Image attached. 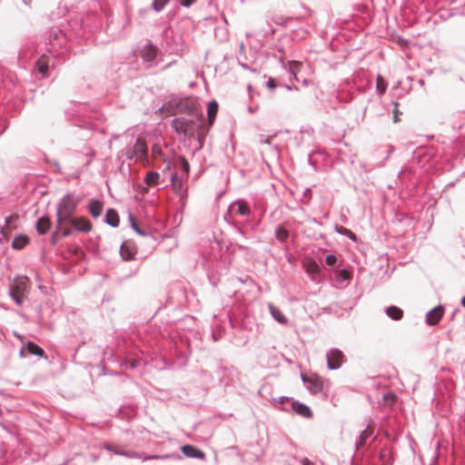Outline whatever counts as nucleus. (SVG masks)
<instances>
[{
	"mask_svg": "<svg viewBox=\"0 0 465 465\" xmlns=\"http://www.w3.org/2000/svg\"><path fill=\"white\" fill-rule=\"evenodd\" d=\"M199 104L193 98H184L178 103V110L183 114H193L196 113L199 116V120H203V115L199 110Z\"/></svg>",
	"mask_w": 465,
	"mask_h": 465,
	"instance_id": "4",
	"label": "nucleus"
},
{
	"mask_svg": "<svg viewBox=\"0 0 465 465\" xmlns=\"http://www.w3.org/2000/svg\"><path fill=\"white\" fill-rule=\"evenodd\" d=\"M337 231L340 233H341L343 235H346L347 237H349L352 241H356L357 240L356 235L351 230H349V229H347L345 227L340 226L339 228H337Z\"/></svg>",
	"mask_w": 465,
	"mask_h": 465,
	"instance_id": "31",
	"label": "nucleus"
},
{
	"mask_svg": "<svg viewBox=\"0 0 465 465\" xmlns=\"http://www.w3.org/2000/svg\"><path fill=\"white\" fill-rule=\"evenodd\" d=\"M194 2H195V0H182L181 4L183 6H190Z\"/></svg>",
	"mask_w": 465,
	"mask_h": 465,
	"instance_id": "41",
	"label": "nucleus"
},
{
	"mask_svg": "<svg viewBox=\"0 0 465 465\" xmlns=\"http://www.w3.org/2000/svg\"><path fill=\"white\" fill-rule=\"evenodd\" d=\"M339 275L343 280H350L351 279V273L347 270H341L339 272Z\"/></svg>",
	"mask_w": 465,
	"mask_h": 465,
	"instance_id": "38",
	"label": "nucleus"
},
{
	"mask_svg": "<svg viewBox=\"0 0 465 465\" xmlns=\"http://www.w3.org/2000/svg\"><path fill=\"white\" fill-rule=\"evenodd\" d=\"M372 430L370 429V428H367L366 430H364L361 433V436H360V440H359V442L357 443V448H360L361 446H362L366 440L371 437V435L372 434Z\"/></svg>",
	"mask_w": 465,
	"mask_h": 465,
	"instance_id": "28",
	"label": "nucleus"
},
{
	"mask_svg": "<svg viewBox=\"0 0 465 465\" xmlns=\"http://www.w3.org/2000/svg\"><path fill=\"white\" fill-rule=\"evenodd\" d=\"M36 66L40 74H42L43 75H46L48 71V58L45 55H42L38 59Z\"/></svg>",
	"mask_w": 465,
	"mask_h": 465,
	"instance_id": "19",
	"label": "nucleus"
},
{
	"mask_svg": "<svg viewBox=\"0 0 465 465\" xmlns=\"http://www.w3.org/2000/svg\"><path fill=\"white\" fill-rule=\"evenodd\" d=\"M26 349L31 354L38 355V356H44L45 351L43 349H41L38 345L32 341H28L26 344Z\"/></svg>",
	"mask_w": 465,
	"mask_h": 465,
	"instance_id": "24",
	"label": "nucleus"
},
{
	"mask_svg": "<svg viewBox=\"0 0 465 465\" xmlns=\"http://www.w3.org/2000/svg\"><path fill=\"white\" fill-rule=\"evenodd\" d=\"M147 144L143 138H137L135 144L133 148L132 155L129 158H135L136 161L142 162L143 164L148 163L147 158Z\"/></svg>",
	"mask_w": 465,
	"mask_h": 465,
	"instance_id": "5",
	"label": "nucleus"
},
{
	"mask_svg": "<svg viewBox=\"0 0 465 465\" xmlns=\"http://www.w3.org/2000/svg\"><path fill=\"white\" fill-rule=\"evenodd\" d=\"M152 155L153 158H156L157 156L162 155V149L158 145H154L152 148Z\"/></svg>",
	"mask_w": 465,
	"mask_h": 465,
	"instance_id": "36",
	"label": "nucleus"
},
{
	"mask_svg": "<svg viewBox=\"0 0 465 465\" xmlns=\"http://www.w3.org/2000/svg\"><path fill=\"white\" fill-rule=\"evenodd\" d=\"M155 56V51L153 49H150V54L148 56V59H152Z\"/></svg>",
	"mask_w": 465,
	"mask_h": 465,
	"instance_id": "43",
	"label": "nucleus"
},
{
	"mask_svg": "<svg viewBox=\"0 0 465 465\" xmlns=\"http://www.w3.org/2000/svg\"><path fill=\"white\" fill-rule=\"evenodd\" d=\"M104 448L116 455L126 456L129 458L138 457V455L135 452L124 451L121 446L114 443H104Z\"/></svg>",
	"mask_w": 465,
	"mask_h": 465,
	"instance_id": "8",
	"label": "nucleus"
},
{
	"mask_svg": "<svg viewBox=\"0 0 465 465\" xmlns=\"http://www.w3.org/2000/svg\"><path fill=\"white\" fill-rule=\"evenodd\" d=\"M302 465H311V461L309 460H307V459H304L302 460Z\"/></svg>",
	"mask_w": 465,
	"mask_h": 465,
	"instance_id": "44",
	"label": "nucleus"
},
{
	"mask_svg": "<svg viewBox=\"0 0 465 465\" xmlns=\"http://www.w3.org/2000/svg\"><path fill=\"white\" fill-rule=\"evenodd\" d=\"M397 401L396 394L389 392L383 396V403L387 406L393 405Z\"/></svg>",
	"mask_w": 465,
	"mask_h": 465,
	"instance_id": "29",
	"label": "nucleus"
},
{
	"mask_svg": "<svg viewBox=\"0 0 465 465\" xmlns=\"http://www.w3.org/2000/svg\"><path fill=\"white\" fill-rule=\"evenodd\" d=\"M267 88L270 90H274L276 88V83L275 80L272 77L269 78V80L266 83Z\"/></svg>",
	"mask_w": 465,
	"mask_h": 465,
	"instance_id": "39",
	"label": "nucleus"
},
{
	"mask_svg": "<svg viewBox=\"0 0 465 465\" xmlns=\"http://www.w3.org/2000/svg\"><path fill=\"white\" fill-rule=\"evenodd\" d=\"M69 225H72L79 232H88L92 230L91 222L85 217H74Z\"/></svg>",
	"mask_w": 465,
	"mask_h": 465,
	"instance_id": "7",
	"label": "nucleus"
},
{
	"mask_svg": "<svg viewBox=\"0 0 465 465\" xmlns=\"http://www.w3.org/2000/svg\"><path fill=\"white\" fill-rule=\"evenodd\" d=\"M386 314L391 319L399 321L403 317V311L397 306H390L386 309Z\"/></svg>",
	"mask_w": 465,
	"mask_h": 465,
	"instance_id": "14",
	"label": "nucleus"
},
{
	"mask_svg": "<svg viewBox=\"0 0 465 465\" xmlns=\"http://www.w3.org/2000/svg\"><path fill=\"white\" fill-rule=\"evenodd\" d=\"M426 321L429 325L436 324V308H433L429 312Z\"/></svg>",
	"mask_w": 465,
	"mask_h": 465,
	"instance_id": "32",
	"label": "nucleus"
},
{
	"mask_svg": "<svg viewBox=\"0 0 465 465\" xmlns=\"http://www.w3.org/2000/svg\"><path fill=\"white\" fill-rule=\"evenodd\" d=\"M269 309H270V312H271L272 317L278 322H280V323H286L287 322L286 317L283 315V313L277 307H275L272 304H270L269 305Z\"/></svg>",
	"mask_w": 465,
	"mask_h": 465,
	"instance_id": "18",
	"label": "nucleus"
},
{
	"mask_svg": "<svg viewBox=\"0 0 465 465\" xmlns=\"http://www.w3.org/2000/svg\"><path fill=\"white\" fill-rule=\"evenodd\" d=\"M172 128L178 134L188 136L194 134V122L184 117H176L171 122Z\"/></svg>",
	"mask_w": 465,
	"mask_h": 465,
	"instance_id": "3",
	"label": "nucleus"
},
{
	"mask_svg": "<svg viewBox=\"0 0 465 465\" xmlns=\"http://www.w3.org/2000/svg\"><path fill=\"white\" fill-rule=\"evenodd\" d=\"M217 112H218V104H217V102H215V101L210 102L208 104V110H207L208 122H209L210 125H212L213 124L215 116L217 114Z\"/></svg>",
	"mask_w": 465,
	"mask_h": 465,
	"instance_id": "15",
	"label": "nucleus"
},
{
	"mask_svg": "<svg viewBox=\"0 0 465 465\" xmlns=\"http://www.w3.org/2000/svg\"><path fill=\"white\" fill-rule=\"evenodd\" d=\"M461 303H462V305L465 307V296L462 298V300H461Z\"/></svg>",
	"mask_w": 465,
	"mask_h": 465,
	"instance_id": "46",
	"label": "nucleus"
},
{
	"mask_svg": "<svg viewBox=\"0 0 465 465\" xmlns=\"http://www.w3.org/2000/svg\"><path fill=\"white\" fill-rule=\"evenodd\" d=\"M437 312H438V321H439L443 313V309L440 306H438Z\"/></svg>",
	"mask_w": 465,
	"mask_h": 465,
	"instance_id": "42",
	"label": "nucleus"
},
{
	"mask_svg": "<svg viewBox=\"0 0 465 465\" xmlns=\"http://www.w3.org/2000/svg\"><path fill=\"white\" fill-rule=\"evenodd\" d=\"M183 453L191 458H196L200 460H204L205 454L201 450L196 449L195 447L192 445H183L182 447Z\"/></svg>",
	"mask_w": 465,
	"mask_h": 465,
	"instance_id": "10",
	"label": "nucleus"
},
{
	"mask_svg": "<svg viewBox=\"0 0 465 465\" xmlns=\"http://www.w3.org/2000/svg\"><path fill=\"white\" fill-rule=\"evenodd\" d=\"M178 161L180 163L181 169L183 173V174H182L181 176H183L184 179H187L189 176V173H190V164H189L188 161L183 156H179Z\"/></svg>",
	"mask_w": 465,
	"mask_h": 465,
	"instance_id": "23",
	"label": "nucleus"
},
{
	"mask_svg": "<svg viewBox=\"0 0 465 465\" xmlns=\"http://www.w3.org/2000/svg\"><path fill=\"white\" fill-rule=\"evenodd\" d=\"M169 0H153V6L156 12L161 11Z\"/></svg>",
	"mask_w": 465,
	"mask_h": 465,
	"instance_id": "33",
	"label": "nucleus"
},
{
	"mask_svg": "<svg viewBox=\"0 0 465 465\" xmlns=\"http://www.w3.org/2000/svg\"><path fill=\"white\" fill-rule=\"evenodd\" d=\"M394 108H393V120L395 123L400 121V114L401 112L399 110L400 104L398 102L393 103Z\"/></svg>",
	"mask_w": 465,
	"mask_h": 465,
	"instance_id": "35",
	"label": "nucleus"
},
{
	"mask_svg": "<svg viewBox=\"0 0 465 465\" xmlns=\"http://www.w3.org/2000/svg\"><path fill=\"white\" fill-rule=\"evenodd\" d=\"M288 231L283 227H279L276 230V238L281 242H284L288 238Z\"/></svg>",
	"mask_w": 465,
	"mask_h": 465,
	"instance_id": "30",
	"label": "nucleus"
},
{
	"mask_svg": "<svg viewBox=\"0 0 465 465\" xmlns=\"http://www.w3.org/2000/svg\"><path fill=\"white\" fill-rule=\"evenodd\" d=\"M28 243V238L26 236H17L13 240L12 246L16 250L23 249Z\"/></svg>",
	"mask_w": 465,
	"mask_h": 465,
	"instance_id": "22",
	"label": "nucleus"
},
{
	"mask_svg": "<svg viewBox=\"0 0 465 465\" xmlns=\"http://www.w3.org/2000/svg\"><path fill=\"white\" fill-rule=\"evenodd\" d=\"M79 201L73 194L64 195L59 202L56 210V232H61L64 236L71 234L69 226Z\"/></svg>",
	"mask_w": 465,
	"mask_h": 465,
	"instance_id": "1",
	"label": "nucleus"
},
{
	"mask_svg": "<svg viewBox=\"0 0 465 465\" xmlns=\"http://www.w3.org/2000/svg\"><path fill=\"white\" fill-rule=\"evenodd\" d=\"M344 355L343 353L337 350H331L327 354V361H328V367L331 370H335L341 367L342 361H343Z\"/></svg>",
	"mask_w": 465,
	"mask_h": 465,
	"instance_id": "6",
	"label": "nucleus"
},
{
	"mask_svg": "<svg viewBox=\"0 0 465 465\" xmlns=\"http://www.w3.org/2000/svg\"><path fill=\"white\" fill-rule=\"evenodd\" d=\"M337 262V258L335 255L333 254H329L327 257H326V263L329 265V266H332L336 263Z\"/></svg>",
	"mask_w": 465,
	"mask_h": 465,
	"instance_id": "37",
	"label": "nucleus"
},
{
	"mask_svg": "<svg viewBox=\"0 0 465 465\" xmlns=\"http://www.w3.org/2000/svg\"><path fill=\"white\" fill-rule=\"evenodd\" d=\"M302 64L299 61L289 62V71L292 74L295 79L298 81L297 74L301 70Z\"/></svg>",
	"mask_w": 465,
	"mask_h": 465,
	"instance_id": "25",
	"label": "nucleus"
},
{
	"mask_svg": "<svg viewBox=\"0 0 465 465\" xmlns=\"http://www.w3.org/2000/svg\"><path fill=\"white\" fill-rule=\"evenodd\" d=\"M30 289V281L26 276L16 277L10 286V294L18 305L24 302Z\"/></svg>",
	"mask_w": 465,
	"mask_h": 465,
	"instance_id": "2",
	"label": "nucleus"
},
{
	"mask_svg": "<svg viewBox=\"0 0 465 465\" xmlns=\"http://www.w3.org/2000/svg\"><path fill=\"white\" fill-rule=\"evenodd\" d=\"M17 220H18V215L13 214L6 218L5 223L7 225H11L13 223H15Z\"/></svg>",
	"mask_w": 465,
	"mask_h": 465,
	"instance_id": "40",
	"label": "nucleus"
},
{
	"mask_svg": "<svg viewBox=\"0 0 465 465\" xmlns=\"http://www.w3.org/2000/svg\"><path fill=\"white\" fill-rule=\"evenodd\" d=\"M292 410L297 414H299L304 418H311L312 416V412L307 405L297 402V401L292 403Z\"/></svg>",
	"mask_w": 465,
	"mask_h": 465,
	"instance_id": "12",
	"label": "nucleus"
},
{
	"mask_svg": "<svg viewBox=\"0 0 465 465\" xmlns=\"http://www.w3.org/2000/svg\"><path fill=\"white\" fill-rule=\"evenodd\" d=\"M387 84L381 75H378L376 79V88L380 94L386 92Z\"/></svg>",
	"mask_w": 465,
	"mask_h": 465,
	"instance_id": "27",
	"label": "nucleus"
},
{
	"mask_svg": "<svg viewBox=\"0 0 465 465\" xmlns=\"http://www.w3.org/2000/svg\"><path fill=\"white\" fill-rule=\"evenodd\" d=\"M160 174L156 172H149L145 178L144 182L149 186H155L159 183Z\"/></svg>",
	"mask_w": 465,
	"mask_h": 465,
	"instance_id": "20",
	"label": "nucleus"
},
{
	"mask_svg": "<svg viewBox=\"0 0 465 465\" xmlns=\"http://www.w3.org/2000/svg\"><path fill=\"white\" fill-rule=\"evenodd\" d=\"M89 211L94 217H98L103 212V203L99 201H92L89 204Z\"/></svg>",
	"mask_w": 465,
	"mask_h": 465,
	"instance_id": "17",
	"label": "nucleus"
},
{
	"mask_svg": "<svg viewBox=\"0 0 465 465\" xmlns=\"http://www.w3.org/2000/svg\"><path fill=\"white\" fill-rule=\"evenodd\" d=\"M322 389V385L321 382L315 381L313 382H312L309 390L312 393V394H316L318 392H320Z\"/></svg>",
	"mask_w": 465,
	"mask_h": 465,
	"instance_id": "34",
	"label": "nucleus"
},
{
	"mask_svg": "<svg viewBox=\"0 0 465 465\" xmlns=\"http://www.w3.org/2000/svg\"><path fill=\"white\" fill-rule=\"evenodd\" d=\"M133 227H134V229L137 232H139V233H141V234H142L141 231H140V230L135 226V224H134V223H133Z\"/></svg>",
	"mask_w": 465,
	"mask_h": 465,
	"instance_id": "45",
	"label": "nucleus"
},
{
	"mask_svg": "<svg viewBox=\"0 0 465 465\" xmlns=\"http://www.w3.org/2000/svg\"><path fill=\"white\" fill-rule=\"evenodd\" d=\"M134 254V250L131 249L130 247H128L127 245L123 244L121 246V255L124 260L129 261V260L133 259Z\"/></svg>",
	"mask_w": 465,
	"mask_h": 465,
	"instance_id": "26",
	"label": "nucleus"
},
{
	"mask_svg": "<svg viewBox=\"0 0 465 465\" xmlns=\"http://www.w3.org/2000/svg\"><path fill=\"white\" fill-rule=\"evenodd\" d=\"M105 219H106L107 223H109L110 225H112L114 227L118 226L119 222H120L118 213L114 209H109L107 211Z\"/></svg>",
	"mask_w": 465,
	"mask_h": 465,
	"instance_id": "16",
	"label": "nucleus"
},
{
	"mask_svg": "<svg viewBox=\"0 0 465 465\" xmlns=\"http://www.w3.org/2000/svg\"><path fill=\"white\" fill-rule=\"evenodd\" d=\"M187 179H184L183 176L178 175L177 173H173L172 175V189L173 191L180 194L183 192V183Z\"/></svg>",
	"mask_w": 465,
	"mask_h": 465,
	"instance_id": "11",
	"label": "nucleus"
},
{
	"mask_svg": "<svg viewBox=\"0 0 465 465\" xmlns=\"http://www.w3.org/2000/svg\"><path fill=\"white\" fill-rule=\"evenodd\" d=\"M236 207V213L240 215H246L250 213L247 203L243 201H238L232 205V208Z\"/></svg>",
	"mask_w": 465,
	"mask_h": 465,
	"instance_id": "21",
	"label": "nucleus"
},
{
	"mask_svg": "<svg viewBox=\"0 0 465 465\" xmlns=\"http://www.w3.org/2000/svg\"><path fill=\"white\" fill-rule=\"evenodd\" d=\"M302 266L306 272L312 276V280H314V276L320 272L319 265L311 258H304Z\"/></svg>",
	"mask_w": 465,
	"mask_h": 465,
	"instance_id": "9",
	"label": "nucleus"
},
{
	"mask_svg": "<svg viewBox=\"0 0 465 465\" xmlns=\"http://www.w3.org/2000/svg\"><path fill=\"white\" fill-rule=\"evenodd\" d=\"M51 227V220L47 216L41 217L36 223V231L39 234H45Z\"/></svg>",
	"mask_w": 465,
	"mask_h": 465,
	"instance_id": "13",
	"label": "nucleus"
}]
</instances>
